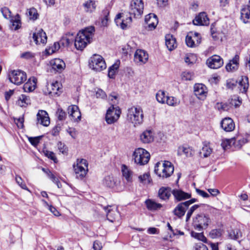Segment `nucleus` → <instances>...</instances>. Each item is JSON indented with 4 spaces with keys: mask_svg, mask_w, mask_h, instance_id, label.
<instances>
[{
    "mask_svg": "<svg viewBox=\"0 0 250 250\" xmlns=\"http://www.w3.org/2000/svg\"><path fill=\"white\" fill-rule=\"evenodd\" d=\"M95 28L89 26L80 31L75 39L74 45L77 50H82L88 43L91 42L94 36Z\"/></svg>",
    "mask_w": 250,
    "mask_h": 250,
    "instance_id": "1",
    "label": "nucleus"
},
{
    "mask_svg": "<svg viewBox=\"0 0 250 250\" xmlns=\"http://www.w3.org/2000/svg\"><path fill=\"white\" fill-rule=\"evenodd\" d=\"M143 110L140 107L132 106L128 109L127 119L135 126L143 122Z\"/></svg>",
    "mask_w": 250,
    "mask_h": 250,
    "instance_id": "2",
    "label": "nucleus"
},
{
    "mask_svg": "<svg viewBox=\"0 0 250 250\" xmlns=\"http://www.w3.org/2000/svg\"><path fill=\"white\" fill-rule=\"evenodd\" d=\"M89 65L90 68L97 72H100L106 67L104 59L98 54H94L90 58Z\"/></svg>",
    "mask_w": 250,
    "mask_h": 250,
    "instance_id": "3",
    "label": "nucleus"
},
{
    "mask_svg": "<svg viewBox=\"0 0 250 250\" xmlns=\"http://www.w3.org/2000/svg\"><path fill=\"white\" fill-rule=\"evenodd\" d=\"M134 161L140 165L146 164L150 159L149 153L145 149L138 148L134 152Z\"/></svg>",
    "mask_w": 250,
    "mask_h": 250,
    "instance_id": "4",
    "label": "nucleus"
},
{
    "mask_svg": "<svg viewBox=\"0 0 250 250\" xmlns=\"http://www.w3.org/2000/svg\"><path fill=\"white\" fill-rule=\"evenodd\" d=\"M9 79L11 83L20 85L26 80V74L21 70H13L9 74Z\"/></svg>",
    "mask_w": 250,
    "mask_h": 250,
    "instance_id": "5",
    "label": "nucleus"
},
{
    "mask_svg": "<svg viewBox=\"0 0 250 250\" xmlns=\"http://www.w3.org/2000/svg\"><path fill=\"white\" fill-rule=\"evenodd\" d=\"M144 2L142 0H132L130 4L129 14L134 18L140 17L143 13Z\"/></svg>",
    "mask_w": 250,
    "mask_h": 250,
    "instance_id": "6",
    "label": "nucleus"
},
{
    "mask_svg": "<svg viewBox=\"0 0 250 250\" xmlns=\"http://www.w3.org/2000/svg\"><path fill=\"white\" fill-rule=\"evenodd\" d=\"M121 112L118 106L111 105L107 110L105 121L108 124H112L116 122L120 117Z\"/></svg>",
    "mask_w": 250,
    "mask_h": 250,
    "instance_id": "7",
    "label": "nucleus"
},
{
    "mask_svg": "<svg viewBox=\"0 0 250 250\" xmlns=\"http://www.w3.org/2000/svg\"><path fill=\"white\" fill-rule=\"evenodd\" d=\"M223 64V59L217 55H212L206 61V64L211 69H218L222 67Z\"/></svg>",
    "mask_w": 250,
    "mask_h": 250,
    "instance_id": "8",
    "label": "nucleus"
},
{
    "mask_svg": "<svg viewBox=\"0 0 250 250\" xmlns=\"http://www.w3.org/2000/svg\"><path fill=\"white\" fill-rule=\"evenodd\" d=\"M159 170H161L162 172H174V166L168 161L158 162L155 165L154 172H158Z\"/></svg>",
    "mask_w": 250,
    "mask_h": 250,
    "instance_id": "9",
    "label": "nucleus"
},
{
    "mask_svg": "<svg viewBox=\"0 0 250 250\" xmlns=\"http://www.w3.org/2000/svg\"><path fill=\"white\" fill-rule=\"evenodd\" d=\"M148 59V54L143 50L137 49L134 54V60L136 63L139 65L146 63L147 62Z\"/></svg>",
    "mask_w": 250,
    "mask_h": 250,
    "instance_id": "10",
    "label": "nucleus"
},
{
    "mask_svg": "<svg viewBox=\"0 0 250 250\" xmlns=\"http://www.w3.org/2000/svg\"><path fill=\"white\" fill-rule=\"evenodd\" d=\"M33 39L37 44H45L47 42V36L46 33L42 29L37 30L33 35Z\"/></svg>",
    "mask_w": 250,
    "mask_h": 250,
    "instance_id": "11",
    "label": "nucleus"
},
{
    "mask_svg": "<svg viewBox=\"0 0 250 250\" xmlns=\"http://www.w3.org/2000/svg\"><path fill=\"white\" fill-rule=\"evenodd\" d=\"M122 14H117L115 18V22L117 26H120L122 29H125L127 28L128 25L132 22V18L130 16L125 19H122Z\"/></svg>",
    "mask_w": 250,
    "mask_h": 250,
    "instance_id": "12",
    "label": "nucleus"
},
{
    "mask_svg": "<svg viewBox=\"0 0 250 250\" xmlns=\"http://www.w3.org/2000/svg\"><path fill=\"white\" fill-rule=\"evenodd\" d=\"M37 118L38 123L44 126H47L50 124V119L48 114L44 110H39L37 115Z\"/></svg>",
    "mask_w": 250,
    "mask_h": 250,
    "instance_id": "13",
    "label": "nucleus"
},
{
    "mask_svg": "<svg viewBox=\"0 0 250 250\" xmlns=\"http://www.w3.org/2000/svg\"><path fill=\"white\" fill-rule=\"evenodd\" d=\"M68 113L74 122H78L81 120V113L77 105H71L68 107Z\"/></svg>",
    "mask_w": 250,
    "mask_h": 250,
    "instance_id": "14",
    "label": "nucleus"
},
{
    "mask_svg": "<svg viewBox=\"0 0 250 250\" xmlns=\"http://www.w3.org/2000/svg\"><path fill=\"white\" fill-rule=\"evenodd\" d=\"M171 193L172 191L170 187H162L158 190V196L160 199L166 201L169 199Z\"/></svg>",
    "mask_w": 250,
    "mask_h": 250,
    "instance_id": "15",
    "label": "nucleus"
},
{
    "mask_svg": "<svg viewBox=\"0 0 250 250\" xmlns=\"http://www.w3.org/2000/svg\"><path fill=\"white\" fill-rule=\"evenodd\" d=\"M221 126L226 132H230L234 130L235 125L233 121L230 118H225L221 122Z\"/></svg>",
    "mask_w": 250,
    "mask_h": 250,
    "instance_id": "16",
    "label": "nucleus"
},
{
    "mask_svg": "<svg viewBox=\"0 0 250 250\" xmlns=\"http://www.w3.org/2000/svg\"><path fill=\"white\" fill-rule=\"evenodd\" d=\"M52 69L58 72H62L65 67V62L61 59H55L50 62Z\"/></svg>",
    "mask_w": 250,
    "mask_h": 250,
    "instance_id": "17",
    "label": "nucleus"
},
{
    "mask_svg": "<svg viewBox=\"0 0 250 250\" xmlns=\"http://www.w3.org/2000/svg\"><path fill=\"white\" fill-rule=\"evenodd\" d=\"M140 139L144 144H149L154 140L153 133L151 130H146L140 135Z\"/></svg>",
    "mask_w": 250,
    "mask_h": 250,
    "instance_id": "18",
    "label": "nucleus"
},
{
    "mask_svg": "<svg viewBox=\"0 0 250 250\" xmlns=\"http://www.w3.org/2000/svg\"><path fill=\"white\" fill-rule=\"evenodd\" d=\"M145 21L150 30L155 28L158 23L157 16L154 14H149L145 17Z\"/></svg>",
    "mask_w": 250,
    "mask_h": 250,
    "instance_id": "19",
    "label": "nucleus"
},
{
    "mask_svg": "<svg viewBox=\"0 0 250 250\" xmlns=\"http://www.w3.org/2000/svg\"><path fill=\"white\" fill-rule=\"evenodd\" d=\"M74 169L76 172L77 170L80 171V172H88V163L85 159H78L77 160L76 165L74 164L73 165Z\"/></svg>",
    "mask_w": 250,
    "mask_h": 250,
    "instance_id": "20",
    "label": "nucleus"
},
{
    "mask_svg": "<svg viewBox=\"0 0 250 250\" xmlns=\"http://www.w3.org/2000/svg\"><path fill=\"white\" fill-rule=\"evenodd\" d=\"M239 57L236 55L226 65V70L228 72H232L236 70L239 66Z\"/></svg>",
    "mask_w": 250,
    "mask_h": 250,
    "instance_id": "21",
    "label": "nucleus"
},
{
    "mask_svg": "<svg viewBox=\"0 0 250 250\" xmlns=\"http://www.w3.org/2000/svg\"><path fill=\"white\" fill-rule=\"evenodd\" d=\"M61 84L58 82L48 84L47 85V89L48 94L51 96L59 95V92H61L60 91L61 89Z\"/></svg>",
    "mask_w": 250,
    "mask_h": 250,
    "instance_id": "22",
    "label": "nucleus"
},
{
    "mask_svg": "<svg viewBox=\"0 0 250 250\" xmlns=\"http://www.w3.org/2000/svg\"><path fill=\"white\" fill-rule=\"evenodd\" d=\"M119 183V180L114 177L112 174H110L106 176L103 181L104 184L111 188H113L117 186Z\"/></svg>",
    "mask_w": 250,
    "mask_h": 250,
    "instance_id": "23",
    "label": "nucleus"
},
{
    "mask_svg": "<svg viewBox=\"0 0 250 250\" xmlns=\"http://www.w3.org/2000/svg\"><path fill=\"white\" fill-rule=\"evenodd\" d=\"M241 19L245 23L250 21V0L249 4L241 9Z\"/></svg>",
    "mask_w": 250,
    "mask_h": 250,
    "instance_id": "24",
    "label": "nucleus"
},
{
    "mask_svg": "<svg viewBox=\"0 0 250 250\" xmlns=\"http://www.w3.org/2000/svg\"><path fill=\"white\" fill-rule=\"evenodd\" d=\"M172 194L175 199L178 201L189 199L191 195L188 193L185 192L181 190L174 189L172 190Z\"/></svg>",
    "mask_w": 250,
    "mask_h": 250,
    "instance_id": "25",
    "label": "nucleus"
},
{
    "mask_svg": "<svg viewBox=\"0 0 250 250\" xmlns=\"http://www.w3.org/2000/svg\"><path fill=\"white\" fill-rule=\"evenodd\" d=\"M188 207L185 202L179 203L173 210L174 214L180 218L183 216Z\"/></svg>",
    "mask_w": 250,
    "mask_h": 250,
    "instance_id": "26",
    "label": "nucleus"
},
{
    "mask_svg": "<svg viewBox=\"0 0 250 250\" xmlns=\"http://www.w3.org/2000/svg\"><path fill=\"white\" fill-rule=\"evenodd\" d=\"M165 39L166 45L169 50L172 51L176 47V39L172 35L169 34L167 35L165 37Z\"/></svg>",
    "mask_w": 250,
    "mask_h": 250,
    "instance_id": "27",
    "label": "nucleus"
},
{
    "mask_svg": "<svg viewBox=\"0 0 250 250\" xmlns=\"http://www.w3.org/2000/svg\"><path fill=\"white\" fill-rule=\"evenodd\" d=\"M74 40V35L68 33L63 36L60 41V43L63 46H67L72 44Z\"/></svg>",
    "mask_w": 250,
    "mask_h": 250,
    "instance_id": "28",
    "label": "nucleus"
},
{
    "mask_svg": "<svg viewBox=\"0 0 250 250\" xmlns=\"http://www.w3.org/2000/svg\"><path fill=\"white\" fill-rule=\"evenodd\" d=\"M37 80L34 77L30 78L28 81L23 85V89L26 92L33 91L36 86Z\"/></svg>",
    "mask_w": 250,
    "mask_h": 250,
    "instance_id": "29",
    "label": "nucleus"
},
{
    "mask_svg": "<svg viewBox=\"0 0 250 250\" xmlns=\"http://www.w3.org/2000/svg\"><path fill=\"white\" fill-rule=\"evenodd\" d=\"M249 79L247 76H242L239 83V88L242 93L246 94L249 88Z\"/></svg>",
    "mask_w": 250,
    "mask_h": 250,
    "instance_id": "30",
    "label": "nucleus"
},
{
    "mask_svg": "<svg viewBox=\"0 0 250 250\" xmlns=\"http://www.w3.org/2000/svg\"><path fill=\"white\" fill-rule=\"evenodd\" d=\"M194 150L191 147L188 146H180L178 148V154L182 155V153L184 154L186 157H191L193 155Z\"/></svg>",
    "mask_w": 250,
    "mask_h": 250,
    "instance_id": "31",
    "label": "nucleus"
},
{
    "mask_svg": "<svg viewBox=\"0 0 250 250\" xmlns=\"http://www.w3.org/2000/svg\"><path fill=\"white\" fill-rule=\"evenodd\" d=\"M147 208L149 210H155L160 208L162 206L151 199H147L145 201Z\"/></svg>",
    "mask_w": 250,
    "mask_h": 250,
    "instance_id": "32",
    "label": "nucleus"
},
{
    "mask_svg": "<svg viewBox=\"0 0 250 250\" xmlns=\"http://www.w3.org/2000/svg\"><path fill=\"white\" fill-rule=\"evenodd\" d=\"M194 93L198 99L202 100L203 97V84H195L194 86Z\"/></svg>",
    "mask_w": 250,
    "mask_h": 250,
    "instance_id": "33",
    "label": "nucleus"
},
{
    "mask_svg": "<svg viewBox=\"0 0 250 250\" xmlns=\"http://www.w3.org/2000/svg\"><path fill=\"white\" fill-rule=\"evenodd\" d=\"M233 145L237 148H240L243 145L246 144L247 140L246 138L242 136H237L236 138H233Z\"/></svg>",
    "mask_w": 250,
    "mask_h": 250,
    "instance_id": "34",
    "label": "nucleus"
},
{
    "mask_svg": "<svg viewBox=\"0 0 250 250\" xmlns=\"http://www.w3.org/2000/svg\"><path fill=\"white\" fill-rule=\"evenodd\" d=\"M229 238L232 240H237L242 237V232L239 229H231L228 232Z\"/></svg>",
    "mask_w": 250,
    "mask_h": 250,
    "instance_id": "35",
    "label": "nucleus"
},
{
    "mask_svg": "<svg viewBox=\"0 0 250 250\" xmlns=\"http://www.w3.org/2000/svg\"><path fill=\"white\" fill-rule=\"evenodd\" d=\"M165 104L171 106H177L180 104V100L173 96H166V101Z\"/></svg>",
    "mask_w": 250,
    "mask_h": 250,
    "instance_id": "36",
    "label": "nucleus"
},
{
    "mask_svg": "<svg viewBox=\"0 0 250 250\" xmlns=\"http://www.w3.org/2000/svg\"><path fill=\"white\" fill-rule=\"evenodd\" d=\"M84 10L87 12H93L96 7L95 2L92 0H88L83 4Z\"/></svg>",
    "mask_w": 250,
    "mask_h": 250,
    "instance_id": "37",
    "label": "nucleus"
},
{
    "mask_svg": "<svg viewBox=\"0 0 250 250\" xmlns=\"http://www.w3.org/2000/svg\"><path fill=\"white\" fill-rule=\"evenodd\" d=\"M139 179L140 182L145 185L151 184L152 182V180L150 177L149 173H145L143 175L139 176Z\"/></svg>",
    "mask_w": 250,
    "mask_h": 250,
    "instance_id": "38",
    "label": "nucleus"
},
{
    "mask_svg": "<svg viewBox=\"0 0 250 250\" xmlns=\"http://www.w3.org/2000/svg\"><path fill=\"white\" fill-rule=\"evenodd\" d=\"M203 220V217L198 215L193 221V227L194 228L197 230H201L203 228L202 227V221Z\"/></svg>",
    "mask_w": 250,
    "mask_h": 250,
    "instance_id": "39",
    "label": "nucleus"
},
{
    "mask_svg": "<svg viewBox=\"0 0 250 250\" xmlns=\"http://www.w3.org/2000/svg\"><path fill=\"white\" fill-rule=\"evenodd\" d=\"M224 233V230L222 229H212L209 233L208 236L212 239H216L220 237Z\"/></svg>",
    "mask_w": 250,
    "mask_h": 250,
    "instance_id": "40",
    "label": "nucleus"
},
{
    "mask_svg": "<svg viewBox=\"0 0 250 250\" xmlns=\"http://www.w3.org/2000/svg\"><path fill=\"white\" fill-rule=\"evenodd\" d=\"M111 206H107L104 207V209L106 212V216L107 219L111 222H113L114 220V217L113 216V214H117L118 212L115 210L113 211L112 209H110Z\"/></svg>",
    "mask_w": 250,
    "mask_h": 250,
    "instance_id": "41",
    "label": "nucleus"
},
{
    "mask_svg": "<svg viewBox=\"0 0 250 250\" xmlns=\"http://www.w3.org/2000/svg\"><path fill=\"white\" fill-rule=\"evenodd\" d=\"M193 33L192 32L188 33L186 38V43L190 47H194L195 46V42L193 38Z\"/></svg>",
    "mask_w": 250,
    "mask_h": 250,
    "instance_id": "42",
    "label": "nucleus"
},
{
    "mask_svg": "<svg viewBox=\"0 0 250 250\" xmlns=\"http://www.w3.org/2000/svg\"><path fill=\"white\" fill-rule=\"evenodd\" d=\"M166 96L165 92L163 90H159L156 95L157 101L161 104H165L166 101Z\"/></svg>",
    "mask_w": 250,
    "mask_h": 250,
    "instance_id": "43",
    "label": "nucleus"
},
{
    "mask_svg": "<svg viewBox=\"0 0 250 250\" xmlns=\"http://www.w3.org/2000/svg\"><path fill=\"white\" fill-rule=\"evenodd\" d=\"M196 56L193 54H188L185 57V62L188 65L192 64L196 62Z\"/></svg>",
    "mask_w": 250,
    "mask_h": 250,
    "instance_id": "44",
    "label": "nucleus"
},
{
    "mask_svg": "<svg viewBox=\"0 0 250 250\" xmlns=\"http://www.w3.org/2000/svg\"><path fill=\"white\" fill-rule=\"evenodd\" d=\"M56 173H47L48 177L54 183L56 184L58 188H61L62 186L59 181Z\"/></svg>",
    "mask_w": 250,
    "mask_h": 250,
    "instance_id": "45",
    "label": "nucleus"
},
{
    "mask_svg": "<svg viewBox=\"0 0 250 250\" xmlns=\"http://www.w3.org/2000/svg\"><path fill=\"white\" fill-rule=\"evenodd\" d=\"M181 77L183 81H191L194 77V73L188 71H185L181 73Z\"/></svg>",
    "mask_w": 250,
    "mask_h": 250,
    "instance_id": "46",
    "label": "nucleus"
},
{
    "mask_svg": "<svg viewBox=\"0 0 250 250\" xmlns=\"http://www.w3.org/2000/svg\"><path fill=\"white\" fill-rule=\"evenodd\" d=\"M30 103V98L28 96L24 94H22L18 100V104L21 106H24V104H28Z\"/></svg>",
    "mask_w": 250,
    "mask_h": 250,
    "instance_id": "47",
    "label": "nucleus"
},
{
    "mask_svg": "<svg viewBox=\"0 0 250 250\" xmlns=\"http://www.w3.org/2000/svg\"><path fill=\"white\" fill-rule=\"evenodd\" d=\"M229 104L235 107L239 106L241 104V100L237 96L234 95L229 100Z\"/></svg>",
    "mask_w": 250,
    "mask_h": 250,
    "instance_id": "48",
    "label": "nucleus"
},
{
    "mask_svg": "<svg viewBox=\"0 0 250 250\" xmlns=\"http://www.w3.org/2000/svg\"><path fill=\"white\" fill-rule=\"evenodd\" d=\"M11 22L12 23V27L15 30H16L20 28L21 22L20 20V17L19 15H17V16L15 17L14 20H12Z\"/></svg>",
    "mask_w": 250,
    "mask_h": 250,
    "instance_id": "49",
    "label": "nucleus"
},
{
    "mask_svg": "<svg viewBox=\"0 0 250 250\" xmlns=\"http://www.w3.org/2000/svg\"><path fill=\"white\" fill-rule=\"evenodd\" d=\"M119 68V64L117 63L113 64L108 69V76L110 78H113L115 73Z\"/></svg>",
    "mask_w": 250,
    "mask_h": 250,
    "instance_id": "50",
    "label": "nucleus"
},
{
    "mask_svg": "<svg viewBox=\"0 0 250 250\" xmlns=\"http://www.w3.org/2000/svg\"><path fill=\"white\" fill-rule=\"evenodd\" d=\"M56 116L60 121L64 120L66 117V113L61 107H58L56 112Z\"/></svg>",
    "mask_w": 250,
    "mask_h": 250,
    "instance_id": "51",
    "label": "nucleus"
},
{
    "mask_svg": "<svg viewBox=\"0 0 250 250\" xmlns=\"http://www.w3.org/2000/svg\"><path fill=\"white\" fill-rule=\"evenodd\" d=\"M203 17V12H200L197 15L194 19L193 20V23L195 25H203L202 18Z\"/></svg>",
    "mask_w": 250,
    "mask_h": 250,
    "instance_id": "52",
    "label": "nucleus"
},
{
    "mask_svg": "<svg viewBox=\"0 0 250 250\" xmlns=\"http://www.w3.org/2000/svg\"><path fill=\"white\" fill-rule=\"evenodd\" d=\"M27 14L29 19L33 20H36L38 17L37 10L34 8L29 9Z\"/></svg>",
    "mask_w": 250,
    "mask_h": 250,
    "instance_id": "53",
    "label": "nucleus"
},
{
    "mask_svg": "<svg viewBox=\"0 0 250 250\" xmlns=\"http://www.w3.org/2000/svg\"><path fill=\"white\" fill-rule=\"evenodd\" d=\"M43 153L45 156L53 161L54 163H57V159L56 157L55 154L53 152L45 150L43 151Z\"/></svg>",
    "mask_w": 250,
    "mask_h": 250,
    "instance_id": "54",
    "label": "nucleus"
},
{
    "mask_svg": "<svg viewBox=\"0 0 250 250\" xmlns=\"http://www.w3.org/2000/svg\"><path fill=\"white\" fill-rule=\"evenodd\" d=\"M118 95L115 92L112 93L109 96V100L111 102V105H113L114 106V104H118Z\"/></svg>",
    "mask_w": 250,
    "mask_h": 250,
    "instance_id": "55",
    "label": "nucleus"
},
{
    "mask_svg": "<svg viewBox=\"0 0 250 250\" xmlns=\"http://www.w3.org/2000/svg\"><path fill=\"white\" fill-rule=\"evenodd\" d=\"M233 141L234 139H232V138L231 139L223 140L221 145L224 149H226L228 148L229 146H230L231 145H233Z\"/></svg>",
    "mask_w": 250,
    "mask_h": 250,
    "instance_id": "56",
    "label": "nucleus"
},
{
    "mask_svg": "<svg viewBox=\"0 0 250 250\" xmlns=\"http://www.w3.org/2000/svg\"><path fill=\"white\" fill-rule=\"evenodd\" d=\"M17 183L23 189L28 190L26 184L20 176L16 175L15 178Z\"/></svg>",
    "mask_w": 250,
    "mask_h": 250,
    "instance_id": "57",
    "label": "nucleus"
},
{
    "mask_svg": "<svg viewBox=\"0 0 250 250\" xmlns=\"http://www.w3.org/2000/svg\"><path fill=\"white\" fill-rule=\"evenodd\" d=\"M58 148L62 154H65L67 153V148L65 145L61 142H58L57 144Z\"/></svg>",
    "mask_w": 250,
    "mask_h": 250,
    "instance_id": "58",
    "label": "nucleus"
},
{
    "mask_svg": "<svg viewBox=\"0 0 250 250\" xmlns=\"http://www.w3.org/2000/svg\"><path fill=\"white\" fill-rule=\"evenodd\" d=\"M1 12L2 13L3 16L5 19H8L11 17V12L9 8L7 7H4L1 8L0 9Z\"/></svg>",
    "mask_w": 250,
    "mask_h": 250,
    "instance_id": "59",
    "label": "nucleus"
},
{
    "mask_svg": "<svg viewBox=\"0 0 250 250\" xmlns=\"http://www.w3.org/2000/svg\"><path fill=\"white\" fill-rule=\"evenodd\" d=\"M212 152V149L210 147L209 144L208 145L204 144V157H207L209 156Z\"/></svg>",
    "mask_w": 250,
    "mask_h": 250,
    "instance_id": "60",
    "label": "nucleus"
},
{
    "mask_svg": "<svg viewBox=\"0 0 250 250\" xmlns=\"http://www.w3.org/2000/svg\"><path fill=\"white\" fill-rule=\"evenodd\" d=\"M191 236L194 238L195 239L200 240L201 241H203V233H198L194 231H191Z\"/></svg>",
    "mask_w": 250,
    "mask_h": 250,
    "instance_id": "61",
    "label": "nucleus"
},
{
    "mask_svg": "<svg viewBox=\"0 0 250 250\" xmlns=\"http://www.w3.org/2000/svg\"><path fill=\"white\" fill-rule=\"evenodd\" d=\"M199 207V205H195L192 206L188 210L186 216V221H188L190 218L193 212Z\"/></svg>",
    "mask_w": 250,
    "mask_h": 250,
    "instance_id": "62",
    "label": "nucleus"
},
{
    "mask_svg": "<svg viewBox=\"0 0 250 250\" xmlns=\"http://www.w3.org/2000/svg\"><path fill=\"white\" fill-rule=\"evenodd\" d=\"M96 96L97 98L104 99L106 98L107 95L102 89H98L96 91Z\"/></svg>",
    "mask_w": 250,
    "mask_h": 250,
    "instance_id": "63",
    "label": "nucleus"
},
{
    "mask_svg": "<svg viewBox=\"0 0 250 250\" xmlns=\"http://www.w3.org/2000/svg\"><path fill=\"white\" fill-rule=\"evenodd\" d=\"M41 138V136H38L36 137H29L28 140L29 142L34 146H37Z\"/></svg>",
    "mask_w": 250,
    "mask_h": 250,
    "instance_id": "64",
    "label": "nucleus"
}]
</instances>
